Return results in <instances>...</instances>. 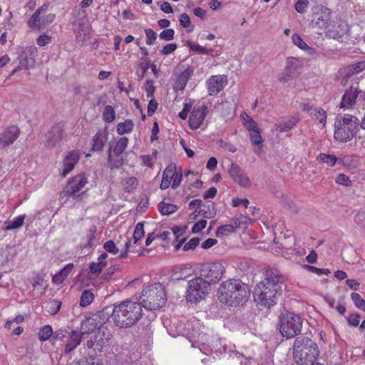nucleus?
Instances as JSON below:
<instances>
[{
  "mask_svg": "<svg viewBox=\"0 0 365 365\" xmlns=\"http://www.w3.org/2000/svg\"><path fill=\"white\" fill-rule=\"evenodd\" d=\"M319 355L317 344L305 336L297 337L293 346V357L297 365H312Z\"/></svg>",
  "mask_w": 365,
  "mask_h": 365,
  "instance_id": "7ed1b4c3",
  "label": "nucleus"
},
{
  "mask_svg": "<svg viewBox=\"0 0 365 365\" xmlns=\"http://www.w3.org/2000/svg\"><path fill=\"white\" fill-rule=\"evenodd\" d=\"M94 300V294L90 290H85L83 292L81 299H80V305L83 307H85L89 304H91Z\"/></svg>",
  "mask_w": 365,
  "mask_h": 365,
  "instance_id": "ea45409f",
  "label": "nucleus"
},
{
  "mask_svg": "<svg viewBox=\"0 0 365 365\" xmlns=\"http://www.w3.org/2000/svg\"><path fill=\"white\" fill-rule=\"evenodd\" d=\"M200 240L198 237H193L189 240L188 242L185 243L183 246V250L187 251L190 250H194L199 245Z\"/></svg>",
  "mask_w": 365,
  "mask_h": 365,
  "instance_id": "13d9d810",
  "label": "nucleus"
},
{
  "mask_svg": "<svg viewBox=\"0 0 365 365\" xmlns=\"http://www.w3.org/2000/svg\"><path fill=\"white\" fill-rule=\"evenodd\" d=\"M250 136L252 144L255 146V153L258 155H260L262 151L263 139L260 135L259 129L250 133Z\"/></svg>",
  "mask_w": 365,
  "mask_h": 365,
  "instance_id": "bb28decb",
  "label": "nucleus"
},
{
  "mask_svg": "<svg viewBox=\"0 0 365 365\" xmlns=\"http://www.w3.org/2000/svg\"><path fill=\"white\" fill-rule=\"evenodd\" d=\"M335 182L336 184L342 185L344 186L351 185V180H349V177L344 174H339L336 177Z\"/></svg>",
  "mask_w": 365,
  "mask_h": 365,
  "instance_id": "69168bd1",
  "label": "nucleus"
},
{
  "mask_svg": "<svg viewBox=\"0 0 365 365\" xmlns=\"http://www.w3.org/2000/svg\"><path fill=\"white\" fill-rule=\"evenodd\" d=\"M142 316L140 303L125 300L114 305L111 319L116 327L128 328L135 324Z\"/></svg>",
  "mask_w": 365,
  "mask_h": 365,
  "instance_id": "f03ea898",
  "label": "nucleus"
},
{
  "mask_svg": "<svg viewBox=\"0 0 365 365\" xmlns=\"http://www.w3.org/2000/svg\"><path fill=\"white\" fill-rule=\"evenodd\" d=\"M351 298L354 305L360 309L362 304L365 302V300L361 297V295L356 292H353L351 294Z\"/></svg>",
  "mask_w": 365,
  "mask_h": 365,
  "instance_id": "bf43d9fd",
  "label": "nucleus"
},
{
  "mask_svg": "<svg viewBox=\"0 0 365 365\" xmlns=\"http://www.w3.org/2000/svg\"><path fill=\"white\" fill-rule=\"evenodd\" d=\"M298 121L299 119L297 118L292 117L280 124L275 125V129L279 133L287 132L292 129L297 125Z\"/></svg>",
  "mask_w": 365,
  "mask_h": 365,
  "instance_id": "c756f323",
  "label": "nucleus"
},
{
  "mask_svg": "<svg viewBox=\"0 0 365 365\" xmlns=\"http://www.w3.org/2000/svg\"><path fill=\"white\" fill-rule=\"evenodd\" d=\"M307 268L309 271L316 273L317 275H328L330 273L328 269H321L312 265H307Z\"/></svg>",
  "mask_w": 365,
  "mask_h": 365,
  "instance_id": "680f3d73",
  "label": "nucleus"
},
{
  "mask_svg": "<svg viewBox=\"0 0 365 365\" xmlns=\"http://www.w3.org/2000/svg\"><path fill=\"white\" fill-rule=\"evenodd\" d=\"M53 334V329L51 325L43 326L38 332V339L41 341L43 342L51 338Z\"/></svg>",
  "mask_w": 365,
  "mask_h": 365,
  "instance_id": "e433bc0d",
  "label": "nucleus"
},
{
  "mask_svg": "<svg viewBox=\"0 0 365 365\" xmlns=\"http://www.w3.org/2000/svg\"><path fill=\"white\" fill-rule=\"evenodd\" d=\"M158 209L159 212L163 215H169L170 214L174 213L178 210L177 205L165 202L164 201L160 202L158 205Z\"/></svg>",
  "mask_w": 365,
  "mask_h": 365,
  "instance_id": "473e14b6",
  "label": "nucleus"
},
{
  "mask_svg": "<svg viewBox=\"0 0 365 365\" xmlns=\"http://www.w3.org/2000/svg\"><path fill=\"white\" fill-rule=\"evenodd\" d=\"M128 144V138L127 137L120 138L115 143V146L113 148V153L120 156L123 154L125 148H127Z\"/></svg>",
  "mask_w": 365,
  "mask_h": 365,
  "instance_id": "f704fd0d",
  "label": "nucleus"
},
{
  "mask_svg": "<svg viewBox=\"0 0 365 365\" xmlns=\"http://www.w3.org/2000/svg\"><path fill=\"white\" fill-rule=\"evenodd\" d=\"M47 8L46 4L42 5L32 14L30 19L28 21V26L36 30H41L43 28L42 21H41V13Z\"/></svg>",
  "mask_w": 365,
  "mask_h": 365,
  "instance_id": "5701e85b",
  "label": "nucleus"
},
{
  "mask_svg": "<svg viewBox=\"0 0 365 365\" xmlns=\"http://www.w3.org/2000/svg\"><path fill=\"white\" fill-rule=\"evenodd\" d=\"M157 150H155L153 152V156L150 155H142L140 156V159L141 160V164L143 166H147L148 168H153L154 165V158H156Z\"/></svg>",
  "mask_w": 365,
  "mask_h": 365,
  "instance_id": "c03bdc74",
  "label": "nucleus"
},
{
  "mask_svg": "<svg viewBox=\"0 0 365 365\" xmlns=\"http://www.w3.org/2000/svg\"><path fill=\"white\" fill-rule=\"evenodd\" d=\"M361 91L359 90L358 87L351 86L349 89L346 90L341 98L340 107L343 108H351L355 103L359 94Z\"/></svg>",
  "mask_w": 365,
  "mask_h": 365,
  "instance_id": "6ab92c4d",
  "label": "nucleus"
},
{
  "mask_svg": "<svg viewBox=\"0 0 365 365\" xmlns=\"http://www.w3.org/2000/svg\"><path fill=\"white\" fill-rule=\"evenodd\" d=\"M24 219V215H21L16 217L13 220L9 222L8 225L6 227V230H10L19 228L23 225Z\"/></svg>",
  "mask_w": 365,
  "mask_h": 365,
  "instance_id": "79ce46f5",
  "label": "nucleus"
},
{
  "mask_svg": "<svg viewBox=\"0 0 365 365\" xmlns=\"http://www.w3.org/2000/svg\"><path fill=\"white\" fill-rule=\"evenodd\" d=\"M207 113V108L202 105L195 107L189 118V125L192 130H196L202 124Z\"/></svg>",
  "mask_w": 365,
  "mask_h": 365,
  "instance_id": "2eb2a0df",
  "label": "nucleus"
},
{
  "mask_svg": "<svg viewBox=\"0 0 365 365\" xmlns=\"http://www.w3.org/2000/svg\"><path fill=\"white\" fill-rule=\"evenodd\" d=\"M207 225V220H200L197 222H195L192 227V233H198L200 231H202L204 228H205Z\"/></svg>",
  "mask_w": 365,
  "mask_h": 365,
  "instance_id": "4d7b16f0",
  "label": "nucleus"
},
{
  "mask_svg": "<svg viewBox=\"0 0 365 365\" xmlns=\"http://www.w3.org/2000/svg\"><path fill=\"white\" fill-rule=\"evenodd\" d=\"M106 140L107 138L103 133L98 132L93 138L92 150L98 151L101 150L105 145Z\"/></svg>",
  "mask_w": 365,
  "mask_h": 365,
  "instance_id": "2f4dec72",
  "label": "nucleus"
},
{
  "mask_svg": "<svg viewBox=\"0 0 365 365\" xmlns=\"http://www.w3.org/2000/svg\"><path fill=\"white\" fill-rule=\"evenodd\" d=\"M115 119V111L114 108L109 105L105 106L103 112V120L106 123H112Z\"/></svg>",
  "mask_w": 365,
  "mask_h": 365,
  "instance_id": "4c0bfd02",
  "label": "nucleus"
},
{
  "mask_svg": "<svg viewBox=\"0 0 365 365\" xmlns=\"http://www.w3.org/2000/svg\"><path fill=\"white\" fill-rule=\"evenodd\" d=\"M292 41L296 46H297L299 48L302 49H305L306 48H308L307 44L298 34H295L292 36Z\"/></svg>",
  "mask_w": 365,
  "mask_h": 365,
  "instance_id": "774afa93",
  "label": "nucleus"
},
{
  "mask_svg": "<svg viewBox=\"0 0 365 365\" xmlns=\"http://www.w3.org/2000/svg\"><path fill=\"white\" fill-rule=\"evenodd\" d=\"M264 276V279L254 287L253 298L259 309H269L277 304L287 278L279 270L271 267L265 269Z\"/></svg>",
  "mask_w": 365,
  "mask_h": 365,
  "instance_id": "f257e3e1",
  "label": "nucleus"
},
{
  "mask_svg": "<svg viewBox=\"0 0 365 365\" xmlns=\"http://www.w3.org/2000/svg\"><path fill=\"white\" fill-rule=\"evenodd\" d=\"M215 215V210L212 205H204L202 204V207L197 212V215L202 216L204 218L210 219L213 217Z\"/></svg>",
  "mask_w": 365,
  "mask_h": 365,
  "instance_id": "c9c22d12",
  "label": "nucleus"
},
{
  "mask_svg": "<svg viewBox=\"0 0 365 365\" xmlns=\"http://www.w3.org/2000/svg\"><path fill=\"white\" fill-rule=\"evenodd\" d=\"M20 135L17 126H10L0 133V147L5 148L13 144Z\"/></svg>",
  "mask_w": 365,
  "mask_h": 365,
  "instance_id": "a211bd4d",
  "label": "nucleus"
},
{
  "mask_svg": "<svg viewBox=\"0 0 365 365\" xmlns=\"http://www.w3.org/2000/svg\"><path fill=\"white\" fill-rule=\"evenodd\" d=\"M100 328V322L96 317H88L82 322L81 331L82 334L93 333L98 329V334Z\"/></svg>",
  "mask_w": 365,
  "mask_h": 365,
  "instance_id": "b1692460",
  "label": "nucleus"
},
{
  "mask_svg": "<svg viewBox=\"0 0 365 365\" xmlns=\"http://www.w3.org/2000/svg\"><path fill=\"white\" fill-rule=\"evenodd\" d=\"M308 0H298L295 4V9L297 12L303 14L308 7Z\"/></svg>",
  "mask_w": 365,
  "mask_h": 365,
  "instance_id": "6e6d98bb",
  "label": "nucleus"
},
{
  "mask_svg": "<svg viewBox=\"0 0 365 365\" xmlns=\"http://www.w3.org/2000/svg\"><path fill=\"white\" fill-rule=\"evenodd\" d=\"M158 108V102L155 99L151 98V99L149 101L148 106V115L152 116L155 113Z\"/></svg>",
  "mask_w": 365,
  "mask_h": 365,
  "instance_id": "338daca9",
  "label": "nucleus"
},
{
  "mask_svg": "<svg viewBox=\"0 0 365 365\" xmlns=\"http://www.w3.org/2000/svg\"><path fill=\"white\" fill-rule=\"evenodd\" d=\"M88 183V178L85 173H78L69 179L66 187V192L70 196H76L80 192H86L85 187Z\"/></svg>",
  "mask_w": 365,
  "mask_h": 365,
  "instance_id": "9b49d317",
  "label": "nucleus"
},
{
  "mask_svg": "<svg viewBox=\"0 0 365 365\" xmlns=\"http://www.w3.org/2000/svg\"><path fill=\"white\" fill-rule=\"evenodd\" d=\"M226 83V76H212L206 81L207 89L209 95H217L223 88Z\"/></svg>",
  "mask_w": 365,
  "mask_h": 365,
  "instance_id": "f3484780",
  "label": "nucleus"
},
{
  "mask_svg": "<svg viewBox=\"0 0 365 365\" xmlns=\"http://www.w3.org/2000/svg\"><path fill=\"white\" fill-rule=\"evenodd\" d=\"M144 89L146 92V96L148 98H153L155 87L154 86V81L152 79H148L146 80L144 86Z\"/></svg>",
  "mask_w": 365,
  "mask_h": 365,
  "instance_id": "de8ad7c7",
  "label": "nucleus"
},
{
  "mask_svg": "<svg viewBox=\"0 0 365 365\" xmlns=\"http://www.w3.org/2000/svg\"><path fill=\"white\" fill-rule=\"evenodd\" d=\"M175 31L173 29H165L160 32V38L164 41H171L174 39Z\"/></svg>",
  "mask_w": 365,
  "mask_h": 365,
  "instance_id": "603ef678",
  "label": "nucleus"
},
{
  "mask_svg": "<svg viewBox=\"0 0 365 365\" xmlns=\"http://www.w3.org/2000/svg\"><path fill=\"white\" fill-rule=\"evenodd\" d=\"M302 67L300 60L294 57H289L286 59L284 68L289 73L297 76L299 73V70Z\"/></svg>",
  "mask_w": 365,
  "mask_h": 365,
  "instance_id": "a878e982",
  "label": "nucleus"
},
{
  "mask_svg": "<svg viewBox=\"0 0 365 365\" xmlns=\"http://www.w3.org/2000/svg\"><path fill=\"white\" fill-rule=\"evenodd\" d=\"M302 324L303 319L299 315L287 312L282 314L279 319V331L283 336L287 339L293 338L301 334Z\"/></svg>",
  "mask_w": 365,
  "mask_h": 365,
  "instance_id": "0eeeda50",
  "label": "nucleus"
},
{
  "mask_svg": "<svg viewBox=\"0 0 365 365\" xmlns=\"http://www.w3.org/2000/svg\"><path fill=\"white\" fill-rule=\"evenodd\" d=\"M81 342V336L75 331H72L68 336L66 346L65 353L68 354L73 351Z\"/></svg>",
  "mask_w": 365,
  "mask_h": 365,
  "instance_id": "393cba45",
  "label": "nucleus"
},
{
  "mask_svg": "<svg viewBox=\"0 0 365 365\" xmlns=\"http://www.w3.org/2000/svg\"><path fill=\"white\" fill-rule=\"evenodd\" d=\"M250 290L240 279H230V307L243 306L249 299Z\"/></svg>",
  "mask_w": 365,
  "mask_h": 365,
  "instance_id": "6e6552de",
  "label": "nucleus"
},
{
  "mask_svg": "<svg viewBox=\"0 0 365 365\" xmlns=\"http://www.w3.org/2000/svg\"><path fill=\"white\" fill-rule=\"evenodd\" d=\"M140 299L142 307L146 309H158L167 302L165 287L159 282L148 285L143 289Z\"/></svg>",
  "mask_w": 365,
  "mask_h": 365,
  "instance_id": "39448f33",
  "label": "nucleus"
},
{
  "mask_svg": "<svg viewBox=\"0 0 365 365\" xmlns=\"http://www.w3.org/2000/svg\"><path fill=\"white\" fill-rule=\"evenodd\" d=\"M62 303L58 300H52L48 303L47 311L51 315L56 314L61 308Z\"/></svg>",
  "mask_w": 365,
  "mask_h": 365,
  "instance_id": "a18cd8bd",
  "label": "nucleus"
},
{
  "mask_svg": "<svg viewBox=\"0 0 365 365\" xmlns=\"http://www.w3.org/2000/svg\"><path fill=\"white\" fill-rule=\"evenodd\" d=\"M247 222V217L241 215L239 217L232 218L230 220V232L234 230L235 228L239 227L241 224L245 223Z\"/></svg>",
  "mask_w": 365,
  "mask_h": 365,
  "instance_id": "49530a36",
  "label": "nucleus"
},
{
  "mask_svg": "<svg viewBox=\"0 0 365 365\" xmlns=\"http://www.w3.org/2000/svg\"><path fill=\"white\" fill-rule=\"evenodd\" d=\"M138 184V180L135 177L125 178L121 182L123 190L127 192H133L136 189Z\"/></svg>",
  "mask_w": 365,
  "mask_h": 365,
  "instance_id": "72a5a7b5",
  "label": "nucleus"
},
{
  "mask_svg": "<svg viewBox=\"0 0 365 365\" xmlns=\"http://www.w3.org/2000/svg\"><path fill=\"white\" fill-rule=\"evenodd\" d=\"M144 224L143 222H138L135 225V230L133 235V244H137L138 242L144 237Z\"/></svg>",
  "mask_w": 365,
  "mask_h": 365,
  "instance_id": "a19ab883",
  "label": "nucleus"
},
{
  "mask_svg": "<svg viewBox=\"0 0 365 365\" xmlns=\"http://www.w3.org/2000/svg\"><path fill=\"white\" fill-rule=\"evenodd\" d=\"M216 297L222 304L226 305L228 303V286L227 281H223L220 284L217 291Z\"/></svg>",
  "mask_w": 365,
  "mask_h": 365,
  "instance_id": "cd10ccee",
  "label": "nucleus"
},
{
  "mask_svg": "<svg viewBox=\"0 0 365 365\" xmlns=\"http://www.w3.org/2000/svg\"><path fill=\"white\" fill-rule=\"evenodd\" d=\"M145 34L146 36V44L153 45L157 39V34L152 29H145Z\"/></svg>",
  "mask_w": 365,
  "mask_h": 365,
  "instance_id": "3c124183",
  "label": "nucleus"
},
{
  "mask_svg": "<svg viewBox=\"0 0 365 365\" xmlns=\"http://www.w3.org/2000/svg\"><path fill=\"white\" fill-rule=\"evenodd\" d=\"M103 248L106 252L113 255L118 254L119 251L118 248L116 247L115 242L113 240H108L103 245Z\"/></svg>",
  "mask_w": 365,
  "mask_h": 365,
  "instance_id": "864d4df0",
  "label": "nucleus"
},
{
  "mask_svg": "<svg viewBox=\"0 0 365 365\" xmlns=\"http://www.w3.org/2000/svg\"><path fill=\"white\" fill-rule=\"evenodd\" d=\"M64 134L63 125L61 123L56 124L52 126L51 130L48 133V140L46 145L48 146H54L58 142H60Z\"/></svg>",
  "mask_w": 365,
  "mask_h": 365,
  "instance_id": "412c9836",
  "label": "nucleus"
},
{
  "mask_svg": "<svg viewBox=\"0 0 365 365\" xmlns=\"http://www.w3.org/2000/svg\"><path fill=\"white\" fill-rule=\"evenodd\" d=\"M182 179V173L177 170L175 163H171L167 165L163 173L160 188L161 190H166L171 185L172 188L175 190L180 186Z\"/></svg>",
  "mask_w": 365,
  "mask_h": 365,
  "instance_id": "9d476101",
  "label": "nucleus"
},
{
  "mask_svg": "<svg viewBox=\"0 0 365 365\" xmlns=\"http://www.w3.org/2000/svg\"><path fill=\"white\" fill-rule=\"evenodd\" d=\"M317 160L327 163L329 166H334L337 161V158L334 155L321 153L318 156Z\"/></svg>",
  "mask_w": 365,
  "mask_h": 365,
  "instance_id": "37998d69",
  "label": "nucleus"
},
{
  "mask_svg": "<svg viewBox=\"0 0 365 365\" xmlns=\"http://www.w3.org/2000/svg\"><path fill=\"white\" fill-rule=\"evenodd\" d=\"M210 291L208 282L200 277L189 280L185 292V299L187 302L197 304L206 298Z\"/></svg>",
  "mask_w": 365,
  "mask_h": 365,
  "instance_id": "423d86ee",
  "label": "nucleus"
},
{
  "mask_svg": "<svg viewBox=\"0 0 365 365\" xmlns=\"http://www.w3.org/2000/svg\"><path fill=\"white\" fill-rule=\"evenodd\" d=\"M230 175L235 182L240 187L247 188L251 186V180L248 175L237 165L232 163Z\"/></svg>",
  "mask_w": 365,
  "mask_h": 365,
  "instance_id": "4468645a",
  "label": "nucleus"
},
{
  "mask_svg": "<svg viewBox=\"0 0 365 365\" xmlns=\"http://www.w3.org/2000/svg\"><path fill=\"white\" fill-rule=\"evenodd\" d=\"M194 74V68L188 66L184 71L180 73L173 84L175 91H183L187 83V81Z\"/></svg>",
  "mask_w": 365,
  "mask_h": 365,
  "instance_id": "aec40b11",
  "label": "nucleus"
},
{
  "mask_svg": "<svg viewBox=\"0 0 365 365\" xmlns=\"http://www.w3.org/2000/svg\"><path fill=\"white\" fill-rule=\"evenodd\" d=\"M243 125L250 132L259 130L258 125L247 113L243 112L240 115Z\"/></svg>",
  "mask_w": 365,
  "mask_h": 365,
  "instance_id": "c85d7f7f",
  "label": "nucleus"
},
{
  "mask_svg": "<svg viewBox=\"0 0 365 365\" xmlns=\"http://www.w3.org/2000/svg\"><path fill=\"white\" fill-rule=\"evenodd\" d=\"M188 46L192 51L197 52L198 53H201V54L209 53V51L205 47L202 46L197 43L189 42Z\"/></svg>",
  "mask_w": 365,
  "mask_h": 365,
  "instance_id": "5fc2aeb1",
  "label": "nucleus"
},
{
  "mask_svg": "<svg viewBox=\"0 0 365 365\" xmlns=\"http://www.w3.org/2000/svg\"><path fill=\"white\" fill-rule=\"evenodd\" d=\"M312 117L315 120H317L319 124H321L322 128L325 126L327 120V113L324 109L321 108H316L314 111L313 116Z\"/></svg>",
  "mask_w": 365,
  "mask_h": 365,
  "instance_id": "58836bf2",
  "label": "nucleus"
},
{
  "mask_svg": "<svg viewBox=\"0 0 365 365\" xmlns=\"http://www.w3.org/2000/svg\"><path fill=\"white\" fill-rule=\"evenodd\" d=\"M108 255L106 252L102 253L97 259V262H92L89 264V270L91 274L98 275L103 269L107 265L106 259Z\"/></svg>",
  "mask_w": 365,
  "mask_h": 365,
  "instance_id": "4be33fe9",
  "label": "nucleus"
},
{
  "mask_svg": "<svg viewBox=\"0 0 365 365\" xmlns=\"http://www.w3.org/2000/svg\"><path fill=\"white\" fill-rule=\"evenodd\" d=\"M108 341V338L103 339V338L95 335L94 341L93 342L91 346L93 348L94 350L101 351L103 346H105L106 343H107Z\"/></svg>",
  "mask_w": 365,
  "mask_h": 365,
  "instance_id": "09e8293b",
  "label": "nucleus"
},
{
  "mask_svg": "<svg viewBox=\"0 0 365 365\" xmlns=\"http://www.w3.org/2000/svg\"><path fill=\"white\" fill-rule=\"evenodd\" d=\"M331 23V11L327 7H322L312 20L313 26L326 31Z\"/></svg>",
  "mask_w": 365,
  "mask_h": 365,
  "instance_id": "ddd939ff",
  "label": "nucleus"
},
{
  "mask_svg": "<svg viewBox=\"0 0 365 365\" xmlns=\"http://www.w3.org/2000/svg\"><path fill=\"white\" fill-rule=\"evenodd\" d=\"M348 31L349 26L345 21H337L331 23L326 31L329 38L343 42L346 38Z\"/></svg>",
  "mask_w": 365,
  "mask_h": 365,
  "instance_id": "f8f14e48",
  "label": "nucleus"
},
{
  "mask_svg": "<svg viewBox=\"0 0 365 365\" xmlns=\"http://www.w3.org/2000/svg\"><path fill=\"white\" fill-rule=\"evenodd\" d=\"M178 48V46L175 43L166 44L160 51L162 55H168L173 53Z\"/></svg>",
  "mask_w": 365,
  "mask_h": 365,
  "instance_id": "052dcab7",
  "label": "nucleus"
},
{
  "mask_svg": "<svg viewBox=\"0 0 365 365\" xmlns=\"http://www.w3.org/2000/svg\"><path fill=\"white\" fill-rule=\"evenodd\" d=\"M359 119L350 114L339 115L334 122V137L336 140L346 143L352 140L359 130Z\"/></svg>",
  "mask_w": 365,
  "mask_h": 365,
  "instance_id": "20e7f679",
  "label": "nucleus"
},
{
  "mask_svg": "<svg viewBox=\"0 0 365 365\" xmlns=\"http://www.w3.org/2000/svg\"><path fill=\"white\" fill-rule=\"evenodd\" d=\"M51 42V36L47 34H42L38 36L36 43L39 46H44Z\"/></svg>",
  "mask_w": 365,
  "mask_h": 365,
  "instance_id": "0e129e2a",
  "label": "nucleus"
},
{
  "mask_svg": "<svg viewBox=\"0 0 365 365\" xmlns=\"http://www.w3.org/2000/svg\"><path fill=\"white\" fill-rule=\"evenodd\" d=\"M134 123L133 120L127 119L124 122L118 123L117 125L116 131L119 135L130 133L133 131Z\"/></svg>",
  "mask_w": 365,
  "mask_h": 365,
  "instance_id": "7c9ffc66",
  "label": "nucleus"
},
{
  "mask_svg": "<svg viewBox=\"0 0 365 365\" xmlns=\"http://www.w3.org/2000/svg\"><path fill=\"white\" fill-rule=\"evenodd\" d=\"M225 267L220 262L204 264L200 268V277L210 284L217 283L225 273Z\"/></svg>",
  "mask_w": 365,
  "mask_h": 365,
  "instance_id": "1a4fd4ad",
  "label": "nucleus"
},
{
  "mask_svg": "<svg viewBox=\"0 0 365 365\" xmlns=\"http://www.w3.org/2000/svg\"><path fill=\"white\" fill-rule=\"evenodd\" d=\"M202 205V202L200 199H195L190 202L189 209L195 210L192 214L194 216L192 217V219H193V220L196 219L197 214H195V213L198 212V210L200 209Z\"/></svg>",
  "mask_w": 365,
  "mask_h": 365,
  "instance_id": "8fccbe9b",
  "label": "nucleus"
},
{
  "mask_svg": "<svg viewBox=\"0 0 365 365\" xmlns=\"http://www.w3.org/2000/svg\"><path fill=\"white\" fill-rule=\"evenodd\" d=\"M81 157V151L78 150H73L68 152L63 160V170L61 173L62 177H66L69 173H71L75 165L79 161Z\"/></svg>",
  "mask_w": 365,
  "mask_h": 365,
  "instance_id": "dca6fc26",
  "label": "nucleus"
},
{
  "mask_svg": "<svg viewBox=\"0 0 365 365\" xmlns=\"http://www.w3.org/2000/svg\"><path fill=\"white\" fill-rule=\"evenodd\" d=\"M78 365H102V363L99 359L88 358L86 359H81L78 362Z\"/></svg>",
  "mask_w": 365,
  "mask_h": 365,
  "instance_id": "e2e57ef3",
  "label": "nucleus"
}]
</instances>
